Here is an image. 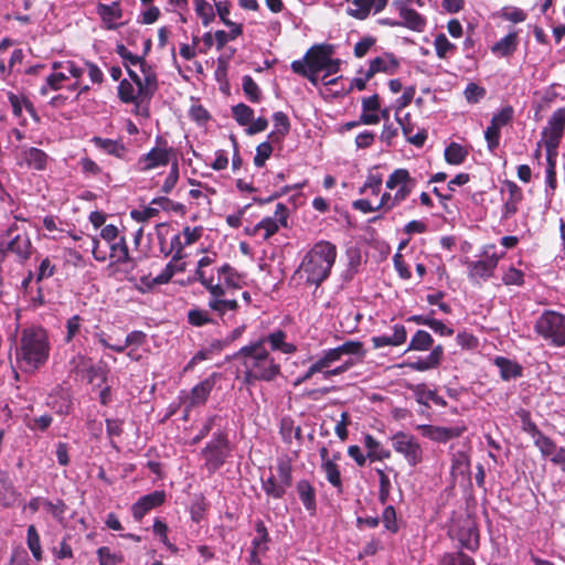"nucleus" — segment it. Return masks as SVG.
I'll list each match as a JSON object with an SVG mask.
<instances>
[{"label":"nucleus","mask_w":565,"mask_h":565,"mask_svg":"<svg viewBox=\"0 0 565 565\" xmlns=\"http://www.w3.org/2000/svg\"><path fill=\"white\" fill-rule=\"evenodd\" d=\"M215 254L205 255L199 259L194 273L198 280L207 291V307L220 319H232L239 308L234 292L242 288L243 277L230 264L207 269L215 263Z\"/></svg>","instance_id":"1"},{"label":"nucleus","mask_w":565,"mask_h":565,"mask_svg":"<svg viewBox=\"0 0 565 565\" xmlns=\"http://www.w3.org/2000/svg\"><path fill=\"white\" fill-rule=\"evenodd\" d=\"M129 79L119 83L118 96L122 103L132 104L136 116H149V103L158 89L156 71L143 57L132 54L124 44L116 46Z\"/></svg>","instance_id":"2"},{"label":"nucleus","mask_w":565,"mask_h":565,"mask_svg":"<svg viewBox=\"0 0 565 565\" xmlns=\"http://www.w3.org/2000/svg\"><path fill=\"white\" fill-rule=\"evenodd\" d=\"M235 359L239 362V371L244 383L254 385L256 382L275 381L281 373L279 362L270 354L264 341H254L242 347Z\"/></svg>","instance_id":"3"},{"label":"nucleus","mask_w":565,"mask_h":565,"mask_svg":"<svg viewBox=\"0 0 565 565\" xmlns=\"http://www.w3.org/2000/svg\"><path fill=\"white\" fill-rule=\"evenodd\" d=\"M50 352L51 343L44 328H24L15 347V365L22 373L33 374L46 364Z\"/></svg>","instance_id":"4"},{"label":"nucleus","mask_w":565,"mask_h":565,"mask_svg":"<svg viewBox=\"0 0 565 565\" xmlns=\"http://www.w3.org/2000/svg\"><path fill=\"white\" fill-rule=\"evenodd\" d=\"M335 259V245L327 241H320L306 253L296 275L300 279H305L308 285L319 286L330 276Z\"/></svg>","instance_id":"5"},{"label":"nucleus","mask_w":565,"mask_h":565,"mask_svg":"<svg viewBox=\"0 0 565 565\" xmlns=\"http://www.w3.org/2000/svg\"><path fill=\"white\" fill-rule=\"evenodd\" d=\"M363 343L360 341H347L341 345L328 350H323L317 360L313 362L316 365L315 370L322 373L323 379H330L338 376L350 370L355 362L352 359H348L342 364L333 367V364L339 362L344 355L364 356Z\"/></svg>","instance_id":"6"},{"label":"nucleus","mask_w":565,"mask_h":565,"mask_svg":"<svg viewBox=\"0 0 565 565\" xmlns=\"http://www.w3.org/2000/svg\"><path fill=\"white\" fill-rule=\"evenodd\" d=\"M536 332L555 345L565 344V316L545 311L535 323Z\"/></svg>","instance_id":"7"},{"label":"nucleus","mask_w":565,"mask_h":565,"mask_svg":"<svg viewBox=\"0 0 565 565\" xmlns=\"http://www.w3.org/2000/svg\"><path fill=\"white\" fill-rule=\"evenodd\" d=\"M288 209L285 204L278 203L273 216L264 217L254 226L245 227V233L249 236H258L263 241L269 239L279 228L287 227Z\"/></svg>","instance_id":"8"},{"label":"nucleus","mask_w":565,"mask_h":565,"mask_svg":"<svg viewBox=\"0 0 565 565\" xmlns=\"http://www.w3.org/2000/svg\"><path fill=\"white\" fill-rule=\"evenodd\" d=\"M482 256V259L468 263V276L478 284L493 275L499 260L504 256V252L498 254L494 245H487L483 247Z\"/></svg>","instance_id":"9"},{"label":"nucleus","mask_w":565,"mask_h":565,"mask_svg":"<svg viewBox=\"0 0 565 565\" xmlns=\"http://www.w3.org/2000/svg\"><path fill=\"white\" fill-rule=\"evenodd\" d=\"M83 75L84 67L74 61L55 62L53 73L46 77V84L41 88V93L46 95L49 89L57 90L64 86L66 79H79Z\"/></svg>","instance_id":"10"},{"label":"nucleus","mask_w":565,"mask_h":565,"mask_svg":"<svg viewBox=\"0 0 565 565\" xmlns=\"http://www.w3.org/2000/svg\"><path fill=\"white\" fill-rule=\"evenodd\" d=\"M393 449L403 456L411 467L423 461V448L417 438L408 433L397 431L391 438Z\"/></svg>","instance_id":"11"},{"label":"nucleus","mask_w":565,"mask_h":565,"mask_svg":"<svg viewBox=\"0 0 565 565\" xmlns=\"http://www.w3.org/2000/svg\"><path fill=\"white\" fill-rule=\"evenodd\" d=\"M231 449L225 435L215 436L202 450V457L209 471L217 470L230 456Z\"/></svg>","instance_id":"12"},{"label":"nucleus","mask_w":565,"mask_h":565,"mask_svg":"<svg viewBox=\"0 0 565 565\" xmlns=\"http://www.w3.org/2000/svg\"><path fill=\"white\" fill-rule=\"evenodd\" d=\"M417 184L407 169H395L387 178L385 185L388 190H395L394 200L399 204L404 202L413 192Z\"/></svg>","instance_id":"13"},{"label":"nucleus","mask_w":565,"mask_h":565,"mask_svg":"<svg viewBox=\"0 0 565 565\" xmlns=\"http://www.w3.org/2000/svg\"><path fill=\"white\" fill-rule=\"evenodd\" d=\"M203 231L202 226H185L181 233L172 236L169 254H174V260H182L185 257L184 248L196 243Z\"/></svg>","instance_id":"14"},{"label":"nucleus","mask_w":565,"mask_h":565,"mask_svg":"<svg viewBox=\"0 0 565 565\" xmlns=\"http://www.w3.org/2000/svg\"><path fill=\"white\" fill-rule=\"evenodd\" d=\"M417 429L422 435L436 443H447L450 439L461 436L467 427L465 424H458L451 427L435 426V425H419Z\"/></svg>","instance_id":"15"},{"label":"nucleus","mask_w":565,"mask_h":565,"mask_svg":"<svg viewBox=\"0 0 565 565\" xmlns=\"http://www.w3.org/2000/svg\"><path fill=\"white\" fill-rule=\"evenodd\" d=\"M319 454L321 459V470L326 475L328 482L334 488L340 489L342 487V479L337 461L341 459V454L338 451L330 454L327 447H322L319 450Z\"/></svg>","instance_id":"16"},{"label":"nucleus","mask_w":565,"mask_h":565,"mask_svg":"<svg viewBox=\"0 0 565 565\" xmlns=\"http://www.w3.org/2000/svg\"><path fill=\"white\" fill-rule=\"evenodd\" d=\"M171 152L172 149L167 146L154 147L138 159L137 169L145 172L156 168L164 167L170 161Z\"/></svg>","instance_id":"17"},{"label":"nucleus","mask_w":565,"mask_h":565,"mask_svg":"<svg viewBox=\"0 0 565 565\" xmlns=\"http://www.w3.org/2000/svg\"><path fill=\"white\" fill-rule=\"evenodd\" d=\"M392 6L396 9L401 17V24L415 32H423L426 28V19L411 9L406 4V0H394Z\"/></svg>","instance_id":"18"},{"label":"nucleus","mask_w":565,"mask_h":565,"mask_svg":"<svg viewBox=\"0 0 565 565\" xmlns=\"http://www.w3.org/2000/svg\"><path fill=\"white\" fill-rule=\"evenodd\" d=\"M398 68V58L393 53L384 52L370 61L366 70V78H372L377 73L393 75Z\"/></svg>","instance_id":"19"},{"label":"nucleus","mask_w":565,"mask_h":565,"mask_svg":"<svg viewBox=\"0 0 565 565\" xmlns=\"http://www.w3.org/2000/svg\"><path fill=\"white\" fill-rule=\"evenodd\" d=\"M96 13L102 20V26L106 30H117L124 23L120 22L122 18V9L119 1H114L110 4L98 3Z\"/></svg>","instance_id":"20"},{"label":"nucleus","mask_w":565,"mask_h":565,"mask_svg":"<svg viewBox=\"0 0 565 565\" xmlns=\"http://www.w3.org/2000/svg\"><path fill=\"white\" fill-rule=\"evenodd\" d=\"M4 252L14 255L19 263L26 262L33 252L29 235L26 233L17 234L7 243Z\"/></svg>","instance_id":"21"},{"label":"nucleus","mask_w":565,"mask_h":565,"mask_svg":"<svg viewBox=\"0 0 565 565\" xmlns=\"http://www.w3.org/2000/svg\"><path fill=\"white\" fill-rule=\"evenodd\" d=\"M166 500L164 491H153L149 494L141 497L131 508L132 516L136 520H141L145 514L150 510L161 505Z\"/></svg>","instance_id":"22"},{"label":"nucleus","mask_w":565,"mask_h":565,"mask_svg":"<svg viewBox=\"0 0 565 565\" xmlns=\"http://www.w3.org/2000/svg\"><path fill=\"white\" fill-rule=\"evenodd\" d=\"M331 54L332 51L330 46L315 45L307 51V53L300 61H305V65L309 70L322 72Z\"/></svg>","instance_id":"23"},{"label":"nucleus","mask_w":565,"mask_h":565,"mask_svg":"<svg viewBox=\"0 0 565 565\" xmlns=\"http://www.w3.org/2000/svg\"><path fill=\"white\" fill-rule=\"evenodd\" d=\"M109 257L114 259L113 263L109 264L108 269L111 275L116 273L115 267L117 265H125L130 269L134 267L132 259L129 255V249L126 243L125 237H119L118 242L108 246Z\"/></svg>","instance_id":"24"},{"label":"nucleus","mask_w":565,"mask_h":565,"mask_svg":"<svg viewBox=\"0 0 565 565\" xmlns=\"http://www.w3.org/2000/svg\"><path fill=\"white\" fill-rule=\"evenodd\" d=\"M46 405L56 414H68L72 408V398L68 390L62 386L54 387L46 398Z\"/></svg>","instance_id":"25"},{"label":"nucleus","mask_w":565,"mask_h":565,"mask_svg":"<svg viewBox=\"0 0 565 565\" xmlns=\"http://www.w3.org/2000/svg\"><path fill=\"white\" fill-rule=\"evenodd\" d=\"M26 509L33 513L40 512L44 515L60 518L64 512V504L60 500L53 503L45 498L38 497L29 502Z\"/></svg>","instance_id":"26"},{"label":"nucleus","mask_w":565,"mask_h":565,"mask_svg":"<svg viewBox=\"0 0 565 565\" xmlns=\"http://www.w3.org/2000/svg\"><path fill=\"white\" fill-rule=\"evenodd\" d=\"M407 333L403 324H395L392 334H382L372 338L375 349L384 347H398L406 341Z\"/></svg>","instance_id":"27"},{"label":"nucleus","mask_w":565,"mask_h":565,"mask_svg":"<svg viewBox=\"0 0 565 565\" xmlns=\"http://www.w3.org/2000/svg\"><path fill=\"white\" fill-rule=\"evenodd\" d=\"M20 158L30 169L42 171L46 169L49 156L39 148H26L21 151Z\"/></svg>","instance_id":"28"},{"label":"nucleus","mask_w":565,"mask_h":565,"mask_svg":"<svg viewBox=\"0 0 565 565\" xmlns=\"http://www.w3.org/2000/svg\"><path fill=\"white\" fill-rule=\"evenodd\" d=\"M257 341H264L265 347L266 344H269L273 351H280L285 354H292L297 351L295 344L286 342V333L281 330H276Z\"/></svg>","instance_id":"29"},{"label":"nucleus","mask_w":565,"mask_h":565,"mask_svg":"<svg viewBox=\"0 0 565 565\" xmlns=\"http://www.w3.org/2000/svg\"><path fill=\"white\" fill-rule=\"evenodd\" d=\"M443 354L444 348L441 345H436L426 358L419 359L414 362H408L406 365L412 370L419 372L435 369L439 365Z\"/></svg>","instance_id":"30"},{"label":"nucleus","mask_w":565,"mask_h":565,"mask_svg":"<svg viewBox=\"0 0 565 565\" xmlns=\"http://www.w3.org/2000/svg\"><path fill=\"white\" fill-rule=\"evenodd\" d=\"M214 384H215V381H214V377L212 376V377L203 380L198 385H195L191 390V392L188 396L189 405L196 406V405L204 404L206 402L211 391L213 390Z\"/></svg>","instance_id":"31"},{"label":"nucleus","mask_w":565,"mask_h":565,"mask_svg":"<svg viewBox=\"0 0 565 565\" xmlns=\"http://www.w3.org/2000/svg\"><path fill=\"white\" fill-rule=\"evenodd\" d=\"M90 141L97 149L102 150L103 152H105L107 154H110V156H114L117 158L124 157V154L126 152V147L124 146L122 142H120L118 140L95 136L92 138Z\"/></svg>","instance_id":"32"},{"label":"nucleus","mask_w":565,"mask_h":565,"mask_svg":"<svg viewBox=\"0 0 565 565\" xmlns=\"http://www.w3.org/2000/svg\"><path fill=\"white\" fill-rule=\"evenodd\" d=\"M531 430L533 431L534 444L540 449L542 456L550 459L554 458L561 447H557L551 438L539 431L534 425L531 426Z\"/></svg>","instance_id":"33"},{"label":"nucleus","mask_w":565,"mask_h":565,"mask_svg":"<svg viewBox=\"0 0 565 565\" xmlns=\"http://www.w3.org/2000/svg\"><path fill=\"white\" fill-rule=\"evenodd\" d=\"M494 364L498 366L500 375L504 381H510L522 375L521 365L510 359L497 356Z\"/></svg>","instance_id":"34"},{"label":"nucleus","mask_w":565,"mask_h":565,"mask_svg":"<svg viewBox=\"0 0 565 565\" xmlns=\"http://www.w3.org/2000/svg\"><path fill=\"white\" fill-rule=\"evenodd\" d=\"M452 541H457L460 548L476 552L480 546L479 532H448Z\"/></svg>","instance_id":"35"},{"label":"nucleus","mask_w":565,"mask_h":565,"mask_svg":"<svg viewBox=\"0 0 565 565\" xmlns=\"http://www.w3.org/2000/svg\"><path fill=\"white\" fill-rule=\"evenodd\" d=\"M185 270V263L182 260H174V254L172 259L166 265L163 270L152 279L153 285H164L171 280L177 273Z\"/></svg>","instance_id":"36"},{"label":"nucleus","mask_w":565,"mask_h":565,"mask_svg":"<svg viewBox=\"0 0 565 565\" xmlns=\"http://www.w3.org/2000/svg\"><path fill=\"white\" fill-rule=\"evenodd\" d=\"M519 40L515 31L510 32L492 46V53L500 56L511 55L518 47Z\"/></svg>","instance_id":"37"},{"label":"nucleus","mask_w":565,"mask_h":565,"mask_svg":"<svg viewBox=\"0 0 565 565\" xmlns=\"http://www.w3.org/2000/svg\"><path fill=\"white\" fill-rule=\"evenodd\" d=\"M296 488L306 510L313 512L316 510V491L313 487L307 480H300Z\"/></svg>","instance_id":"38"},{"label":"nucleus","mask_w":565,"mask_h":565,"mask_svg":"<svg viewBox=\"0 0 565 565\" xmlns=\"http://www.w3.org/2000/svg\"><path fill=\"white\" fill-rule=\"evenodd\" d=\"M17 500V492L9 476L0 470V505L9 507Z\"/></svg>","instance_id":"39"},{"label":"nucleus","mask_w":565,"mask_h":565,"mask_svg":"<svg viewBox=\"0 0 565 565\" xmlns=\"http://www.w3.org/2000/svg\"><path fill=\"white\" fill-rule=\"evenodd\" d=\"M70 367L72 372L84 374L87 373L89 382L93 381V375L96 369L92 364V360L82 353H77L70 360Z\"/></svg>","instance_id":"40"},{"label":"nucleus","mask_w":565,"mask_h":565,"mask_svg":"<svg viewBox=\"0 0 565 565\" xmlns=\"http://www.w3.org/2000/svg\"><path fill=\"white\" fill-rule=\"evenodd\" d=\"M563 136L554 132H550L547 130H543L542 140L539 142V147L542 145L546 150V159L557 160L558 156V146Z\"/></svg>","instance_id":"41"},{"label":"nucleus","mask_w":565,"mask_h":565,"mask_svg":"<svg viewBox=\"0 0 565 565\" xmlns=\"http://www.w3.org/2000/svg\"><path fill=\"white\" fill-rule=\"evenodd\" d=\"M468 154L469 151L457 142H451L449 146H447L444 153L446 162L452 166L462 164L466 161Z\"/></svg>","instance_id":"42"},{"label":"nucleus","mask_w":565,"mask_h":565,"mask_svg":"<svg viewBox=\"0 0 565 565\" xmlns=\"http://www.w3.org/2000/svg\"><path fill=\"white\" fill-rule=\"evenodd\" d=\"M275 130L268 136L273 141H279L290 129V122L287 115L282 111H276L273 115Z\"/></svg>","instance_id":"43"},{"label":"nucleus","mask_w":565,"mask_h":565,"mask_svg":"<svg viewBox=\"0 0 565 565\" xmlns=\"http://www.w3.org/2000/svg\"><path fill=\"white\" fill-rule=\"evenodd\" d=\"M230 31L217 30L215 31V46L221 51L228 42L236 40L243 34V24H232Z\"/></svg>","instance_id":"44"},{"label":"nucleus","mask_w":565,"mask_h":565,"mask_svg":"<svg viewBox=\"0 0 565 565\" xmlns=\"http://www.w3.org/2000/svg\"><path fill=\"white\" fill-rule=\"evenodd\" d=\"M364 446L367 449V457L373 460H383L391 456L390 450L371 435L364 437Z\"/></svg>","instance_id":"45"},{"label":"nucleus","mask_w":565,"mask_h":565,"mask_svg":"<svg viewBox=\"0 0 565 565\" xmlns=\"http://www.w3.org/2000/svg\"><path fill=\"white\" fill-rule=\"evenodd\" d=\"M193 7L202 24L207 26L215 18V6L206 0H193Z\"/></svg>","instance_id":"46"},{"label":"nucleus","mask_w":565,"mask_h":565,"mask_svg":"<svg viewBox=\"0 0 565 565\" xmlns=\"http://www.w3.org/2000/svg\"><path fill=\"white\" fill-rule=\"evenodd\" d=\"M434 47L436 55L443 60L450 57L457 49V46L451 43L444 33H439L435 36Z\"/></svg>","instance_id":"47"},{"label":"nucleus","mask_w":565,"mask_h":565,"mask_svg":"<svg viewBox=\"0 0 565 565\" xmlns=\"http://www.w3.org/2000/svg\"><path fill=\"white\" fill-rule=\"evenodd\" d=\"M262 484L265 493L276 499L281 498L287 491V488L276 479L274 472H270L267 478H263Z\"/></svg>","instance_id":"48"},{"label":"nucleus","mask_w":565,"mask_h":565,"mask_svg":"<svg viewBox=\"0 0 565 565\" xmlns=\"http://www.w3.org/2000/svg\"><path fill=\"white\" fill-rule=\"evenodd\" d=\"M434 339L427 331L418 330L413 335L407 350L427 351L431 348Z\"/></svg>","instance_id":"49"},{"label":"nucleus","mask_w":565,"mask_h":565,"mask_svg":"<svg viewBox=\"0 0 565 565\" xmlns=\"http://www.w3.org/2000/svg\"><path fill=\"white\" fill-rule=\"evenodd\" d=\"M438 565H476V562L473 561L472 557L459 551L452 553H445L440 557Z\"/></svg>","instance_id":"50"},{"label":"nucleus","mask_w":565,"mask_h":565,"mask_svg":"<svg viewBox=\"0 0 565 565\" xmlns=\"http://www.w3.org/2000/svg\"><path fill=\"white\" fill-rule=\"evenodd\" d=\"M66 334L65 342L73 343L83 330V318L78 315L72 316L65 324Z\"/></svg>","instance_id":"51"},{"label":"nucleus","mask_w":565,"mask_h":565,"mask_svg":"<svg viewBox=\"0 0 565 565\" xmlns=\"http://www.w3.org/2000/svg\"><path fill=\"white\" fill-rule=\"evenodd\" d=\"M565 129V108H558L555 110L544 130L550 132L558 134L563 136Z\"/></svg>","instance_id":"52"},{"label":"nucleus","mask_w":565,"mask_h":565,"mask_svg":"<svg viewBox=\"0 0 565 565\" xmlns=\"http://www.w3.org/2000/svg\"><path fill=\"white\" fill-rule=\"evenodd\" d=\"M232 115L238 125L247 126L254 118V110L249 106L241 103L232 107Z\"/></svg>","instance_id":"53"},{"label":"nucleus","mask_w":565,"mask_h":565,"mask_svg":"<svg viewBox=\"0 0 565 565\" xmlns=\"http://www.w3.org/2000/svg\"><path fill=\"white\" fill-rule=\"evenodd\" d=\"M242 87H243V90L249 102L258 103L260 100V97H262L260 89H259L257 83L252 78V76H249V75L243 76Z\"/></svg>","instance_id":"54"},{"label":"nucleus","mask_w":565,"mask_h":565,"mask_svg":"<svg viewBox=\"0 0 565 565\" xmlns=\"http://www.w3.org/2000/svg\"><path fill=\"white\" fill-rule=\"evenodd\" d=\"M470 466V460L467 454L462 451H458L452 456L451 460V475L458 476V475H465L468 472Z\"/></svg>","instance_id":"55"},{"label":"nucleus","mask_w":565,"mask_h":565,"mask_svg":"<svg viewBox=\"0 0 565 565\" xmlns=\"http://www.w3.org/2000/svg\"><path fill=\"white\" fill-rule=\"evenodd\" d=\"M486 95V88L473 82H470L463 90V96L468 104H477L482 100Z\"/></svg>","instance_id":"56"},{"label":"nucleus","mask_w":565,"mask_h":565,"mask_svg":"<svg viewBox=\"0 0 565 565\" xmlns=\"http://www.w3.org/2000/svg\"><path fill=\"white\" fill-rule=\"evenodd\" d=\"M370 12L369 0H353L351 7L348 9V13L359 20L366 19Z\"/></svg>","instance_id":"57"},{"label":"nucleus","mask_w":565,"mask_h":565,"mask_svg":"<svg viewBox=\"0 0 565 565\" xmlns=\"http://www.w3.org/2000/svg\"><path fill=\"white\" fill-rule=\"evenodd\" d=\"M276 476V479L285 486L287 489L291 484V465L290 462L286 460H280L277 463L276 472L274 473Z\"/></svg>","instance_id":"58"},{"label":"nucleus","mask_w":565,"mask_h":565,"mask_svg":"<svg viewBox=\"0 0 565 565\" xmlns=\"http://www.w3.org/2000/svg\"><path fill=\"white\" fill-rule=\"evenodd\" d=\"M382 186V177L381 174H369L362 188L360 189L361 193L379 195Z\"/></svg>","instance_id":"59"},{"label":"nucleus","mask_w":565,"mask_h":565,"mask_svg":"<svg viewBox=\"0 0 565 565\" xmlns=\"http://www.w3.org/2000/svg\"><path fill=\"white\" fill-rule=\"evenodd\" d=\"M188 320L192 326L202 327L213 322V318L211 317L207 310L203 309H192L188 313Z\"/></svg>","instance_id":"60"},{"label":"nucleus","mask_w":565,"mask_h":565,"mask_svg":"<svg viewBox=\"0 0 565 565\" xmlns=\"http://www.w3.org/2000/svg\"><path fill=\"white\" fill-rule=\"evenodd\" d=\"M290 67L294 73L308 78L313 85L318 84V74L320 72L306 67L305 61H292Z\"/></svg>","instance_id":"61"},{"label":"nucleus","mask_w":565,"mask_h":565,"mask_svg":"<svg viewBox=\"0 0 565 565\" xmlns=\"http://www.w3.org/2000/svg\"><path fill=\"white\" fill-rule=\"evenodd\" d=\"M512 118L513 108L511 106H505L492 116L490 124L502 129L512 120Z\"/></svg>","instance_id":"62"},{"label":"nucleus","mask_w":565,"mask_h":565,"mask_svg":"<svg viewBox=\"0 0 565 565\" xmlns=\"http://www.w3.org/2000/svg\"><path fill=\"white\" fill-rule=\"evenodd\" d=\"M501 129L490 124L484 131V139L489 151L493 152L499 147Z\"/></svg>","instance_id":"63"},{"label":"nucleus","mask_w":565,"mask_h":565,"mask_svg":"<svg viewBox=\"0 0 565 565\" xmlns=\"http://www.w3.org/2000/svg\"><path fill=\"white\" fill-rule=\"evenodd\" d=\"M97 555L99 565H117L121 562V558L117 554L111 553L107 546L99 547L97 550Z\"/></svg>","instance_id":"64"}]
</instances>
